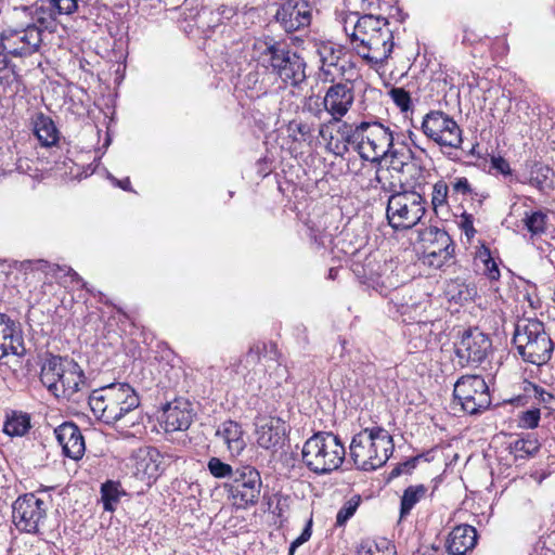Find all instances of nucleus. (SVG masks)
Returning <instances> with one entry per match:
<instances>
[{"instance_id": "f257e3e1", "label": "nucleus", "mask_w": 555, "mask_h": 555, "mask_svg": "<svg viewBox=\"0 0 555 555\" xmlns=\"http://www.w3.org/2000/svg\"><path fill=\"white\" fill-rule=\"evenodd\" d=\"M345 31L357 54L371 66L383 65L393 49L392 31L385 17L366 13L352 22L345 23Z\"/></svg>"}, {"instance_id": "f03ea898", "label": "nucleus", "mask_w": 555, "mask_h": 555, "mask_svg": "<svg viewBox=\"0 0 555 555\" xmlns=\"http://www.w3.org/2000/svg\"><path fill=\"white\" fill-rule=\"evenodd\" d=\"M42 42V30L28 25L22 30H7L0 36V88L4 94L20 91L22 76L10 56L27 57L36 53Z\"/></svg>"}, {"instance_id": "7ed1b4c3", "label": "nucleus", "mask_w": 555, "mask_h": 555, "mask_svg": "<svg viewBox=\"0 0 555 555\" xmlns=\"http://www.w3.org/2000/svg\"><path fill=\"white\" fill-rule=\"evenodd\" d=\"M40 382L55 398L74 401L89 387L83 370L74 359L52 353L41 364Z\"/></svg>"}, {"instance_id": "20e7f679", "label": "nucleus", "mask_w": 555, "mask_h": 555, "mask_svg": "<svg viewBox=\"0 0 555 555\" xmlns=\"http://www.w3.org/2000/svg\"><path fill=\"white\" fill-rule=\"evenodd\" d=\"M93 414L106 425H115L140 406V398L127 383H113L93 390L89 397Z\"/></svg>"}, {"instance_id": "39448f33", "label": "nucleus", "mask_w": 555, "mask_h": 555, "mask_svg": "<svg viewBox=\"0 0 555 555\" xmlns=\"http://www.w3.org/2000/svg\"><path fill=\"white\" fill-rule=\"evenodd\" d=\"M393 449L389 433L383 427H372L352 437L349 454L358 469L371 472L386 464Z\"/></svg>"}, {"instance_id": "423d86ee", "label": "nucleus", "mask_w": 555, "mask_h": 555, "mask_svg": "<svg viewBox=\"0 0 555 555\" xmlns=\"http://www.w3.org/2000/svg\"><path fill=\"white\" fill-rule=\"evenodd\" d=\"M512 343L519 357L528 363L542 367L548 363L554 343L538 319H520L515 324Z\"/></svg>"}, {"instance_id": "0eeeda50", "label": "nucleus", "mask_w": 555, "mask_h": 555, "mask_svg": "<svg viewBox=\"0 0 555 555\" xmlns=\"http://www.w3.org/2000/svg\"><path fill=\"white\" fill-rule=\"evenodd\" d=\"M345 455V446L339 437L330 431L315 433L306 440L301 450L302 463L317 475L337 470Z\"/></svg>"}, {"instance_id": "6e6552de", "label": "nucleus", "mask_w": 555, "mask_h": 555, "mask_svg": "<svg viewBox=\"0 0 555 555\" xmlns=\"http://www.w3.org/2000/svg\"><path fill=\"white\" fill-rule=\"evenodd\" d=\"M262 43L260 60L284 83L298 86L306 79V62L296 51L272 37H267Z\"/></svg>"}, {"instance_id": "1a4fd4ad", "label": "nucleus", "mask_w": 555, "mask_h": 555, "mask_svg": "<svg viewBox=\"0 0 555 555\" xmlns=\"http://www.w3.org/2000/svg\"><path fill=\"white\" fill-rule=\"evenodd\" d=\"M415 155L408 147L395 149L390 129L378 121H370L361 151L362 159L379 165L384 158L389 157L393 168L397 169V163H399L400 169H403L411 166L409 159H415Z\"/></svg>"}, {"instance_id": "9d476101", "label": "nucleus", "mask_w": 555, "mask_h": 555, "mask_svg": "<svg viewBox=\"0 0 555 555\" xmlns=\"http://www.w3.org/2000/svg\"><path fill=\"white\" fill-rule=\"evenodd\" d=\"M401 192L389 195L386 218L393 230H409L418 224L426 212V201L423 195L400 185Z\"/></svg>"}, {"instance_id": "9b49d317", "label": "nucleus", "mask_w": 555, "mask_h": 555, "mask_svg": "<svg viewBox=\"0 0 555 555\" xmlns=\"http://www.w3.org/2000/svg\"><path fill=\"white\" fill-rule=\"evenodd\" d=\"M411 165L409 168L400 169V164L397 163V169L391 164L390 167H382L380 164L376 168L375 177L370 181V188L379 186L380 191L389 195L398 194L401 192L400 185L415 188L425 181V169L421 164V159L415 155V159H409Z\"/></svg>"}, {"instance_id": "f8f14e48", "label": "nucleus", "mask_w": 555, "mask_h": 555, "mask_svg": "<svg viewBox=\"0 0 555 555\" xmlns=\"http://www.w3.org/2000/svg\"><path fill=\"white\" fill-rule=\"evenodd\" d=\"M453 402L470 415L487 410L491 405V397L483 377L465 375L459 378L453 389Z\"/></svg>"}, {"instance_id": "ddd939ff", "label": "nucleus", "mask_w": 555, "mask_h": 555, "mask_svg": "<svg viewBox=\"0 0 555 555\" xmlns=\"http://www.w3.org/2000/svg\"><path fill=\"white\" fill-rule=\"evenodd\" d=\"M423 133L441 149H461L462 129L450 115L442 111H430L422 121Z\"/></svg>"}, {"instance_id": "4468645a", "label": "nucleus", "mask_w": 555, "mask_h": 555, "mask_svg": "<svg viewBox=\"0 0 555 555\" xmlns=\"http://www.w3.org/2000/svg\"><path fill=\"white\" fill-rule=\"evenodd\" d=\"M262 481L260 473L250 465L235 468L232 480L224 488L238 508L256 505L260 498Z\"/></svg>"}, {"instance_id": "2eb2a0df", "label": "nucleus", "mask_w": 555, "mask_h": 555, "mask_svg": "<svg viewBox=\"0 0 555 555\" xmlns=\"http://www.w3.org/2000/svg\"><path fill=\"white\" fill-rule=\"evenodd\" d=\"M47 503L34 493L18 496L12 505V519L15 527L26 533H39L47 518Z\"/></svg>"}, {"instance_id": "dca6fc26", "label": "nucleus", "mask_w": 555, "mask_h": 555, "mask_svg": "<svg viewBox=\"0 0 555 555\" xmlns=\"http://www.w3.org/2000/svg\"><path fill=\"white\" fill-rule=\"evenodd\" d=\"M491 349V339L477 327L464 331L455 344V354L462 366L479 365L487 359Z\"/></svg>"}, {"instance_id": "f3484780", "label": "nucleus", "mask_w": 555, "mask_h": 555, "mask_svg": "<svg viewBox=\"0 0 555 555\" xmlns=\"http://www.w3.org/2000/svg\"><path fill=\"white\" fill-rule=\"evenodd\" d=\"M274 21L286 34L305 30L312 21V5L308 0H280Z\"/></svg>"}, {"instance_id": "a211bd4d", "label": "nucleus", "mask_w": 555, "mask_h": 555, "mask_svg": "<svg viewBox=\"0 0 555 555\" xmlns=\"http://www.w3.org/2000/svg\"><path fill=\"white\" fill-rule=\"evenodd\" d=\"M354 102V91L346 82L333 83L325 92L323 107L332 118L330 124L340 122Z\"/></svg>"}, {"instance_id": "6ab92c4d", "label": "nucleus", "mask_w": 555, "mask_h": 555, "mask_svg": "<svg viewBox=\"0 0 555 555\" xmlns=\"http://www.w3.org/2000/svg\"><path fill=\"white\" fill-rule=\"evenodd\" d=\"M372 286L380 295L388 297L389 305L401 315H405L412 310H417L422 306L421 300L414 295L415 291L412 285L390 288L386 285V282L382 280V276H378L377 280L373 282Z\"/></svg>"}, {"instance_id": "aec40b11", "label": "nucleus", "mask_w": 555, "mask_h": 555, "mask_svg": "<svg viewBox=\"0 0 555 555\" xmlns=\"http://www.w3.org/2000/svg\"><path fill=\"white\" fill-rule=\"evenodd\" d=\"M257 443L266 450L281 448L286 435L285 422L276 416L259 415L255 420Z\"/></svg>"}, {"instance_id": "412c9836", "label": "nucleus", "mask_w": 555, "mask_h": 555, "mask_svg": "<svg viewBox=\"0 0 555 555\" xmlns=\"http://www.w3.org/2000/svg\"><path fill=\"white\" fill-rule=\"evenodd\" d=\"M429 234L433 236V240L426 246L423 261L430 267L439 269L453 258L455 246L453 240L444 230L430 228Z\"/></svg>"}, {"instance_id": "4be33fe9", "label": "nucleus", "mask_w": 555, "mask_h": 555, "mask_svg": "<svg viewBox=\"0 0 555 555\" xmlns=\"http://www.w3.org/2000/svg\"><path fill=\"white\" fill-rule=\"evenodd\" d=\"M8 354L23 358L26 354V348L18 324L0 312V360Z\"/></svg>"}, {"instance_id": "5701e85b", "label": "nucleus", "mask_w": 555, "mask_h": 555, "mask_svg": "<svg viewBox=\"0 0 555 555\" xmlns=\"http://www.w3.org/2000/svg\"><path fill=\"white\" fill-rule=\"evenodd\" d=\"M63 454L72 460H80L86 451L85 438L79 427L73 422H64L54 429Z\"/></svg>"}, {"instance_id": "b1692460", "label": "nucleus", "mask_w": 555, "mask_h": 555, "mask_svg": "<svg viewBox=\"0 0 555 555\" xmlns=\"http://www.w3.org/2000/svg\"><path fill=\"white\" fill-rule=\"evenodd\" d=\"M192 423L190 403L184 400H175L167 403L163 409L162 424L165 431L186 430Z\"/></svg>"}, {"instance_id": "393cba45", "label": "nucleus", "mask_w": 555, "mask_h": 555, "mask_svg": "<svg viewBox=\"0 0 555 555\" xmlns=\"http://www.w3.org/2000/svg\"><path fill=\"white\" fill-rule=\"evenodd\" d=\"M318 53L322 63L323 81L334 82L337 76L344 75L346 65L341 60L343 51L340 48H336L331 42L322 43L318 48Z\"/></svg>"}, {"instance_id": "a878e982", "label": "nucleus", "mask_w": 555, "mask_h": 555, "mask_svg": "<svg viewBox=\"0 0 555 555\" xmlns=\"http://www.w3.org/2000/svg\"><path fill=\"white\" fill-rule=\"evenodd\" d=\"M476 543V529L469 525H460L449 533L446 546L452 555H465L475 547Z\"/></svg>"}, {"instance_id": "bb28decb", "label": "nucleus", "mask_w": 555, "mask_h": 555, "mask_svg": "<svg viewBox=\"0 0 555 555\" xmlns=\"http://www.w3.org/2000/svg\"><path fill=\"white\" fill-rule=\"evenodd\" d=\"M242 426L234 421H225L221 423L216 431V436L227 444L232 455H240L246 447L243 437Z\"/></svg>"}, {"instance_id": "cd10ccee", "label": "nucleus", "mask_w": 555, "mask_h": 555, "mask_svg": "<svg viewBox=\"0 0 555 555\" xmlns=\"http://www.w3.org/2000/svg\"><path fill=\"white\" fill-rule=\"evenodd\" d=\"M34 134L42 146H53L60 139V132L52 118L42 112H38L31 117Z\"/></svg>"}, {"instance_id": "c85d7f7f", "label": "nucleus", "mask_w": 555, "mask_h": 555, "mask_svg": "<svg viewBox=\"0 0 555 555\" xmlns=\"http://www.w3.org/2000/svg\"><path fill=\"white\" fill-rule=\"evenodd\" d=\"M163 456L155 448L149 449L139 455L135 467L137 472L143 474L149 479H155L163 473Z\"/></svg>"}, {"instance_id": "c756f323", "label": "nucleus", "mask_w": 555, "mask_h": 555, "mask_svg": "<svg viewBox=\"0 0 555 555\" xmlns=\"http://www.w3.org/2000/svg\"><path fill=\"white\" fill-rule=\"evenodd\" d=\"M48 273H51L56 282L67 287L68 284H80V287L89 292L90 294H93V291L88 286V283L82 280V278L72 268L69 267H62L60 264H49L48 266Z\"/></svg>"}, {"instance_id": "7c9ffc66", "label": "nucleus", "mask_w": 555, "mask_h": 555, "mask_svg": "<svg viewBox=\"0 0 555 555\" xmlns=\"http://www.w3.org/2000/svg\"><path fill=\"white\" fill-rule=\"evenodd\" d=\"M528 182L541 192H547L553 189V170L543 164L534 163L531 165Z\"/></svg>"}, {"instance_id": "2f4dec72", "label": "nucleus", "mask_w": 555, "mask_h": 555, "mask_svg": "<svg viewBox=\"0 0 555 555\" xmlns=\"http://www.w3.org/2000/svg\"><path fill=\"white\" fill-rule=\"evenodd\" d=\"M30 416L25 412L13 411L7 416L3 431L10 437H23L30 429Z\"/></svg>"}, {"instance_id": "473e14b6", "label": "nucleus", "mask_w": 555, "mask_h": 555, "mask_svg": "<svg viewBox=\"0 0 555 555\" xmlns=\"http://www.w3.org/2000/svg\"><path fill=\"white\" fill-rule=\"evenodd\" d=\"M427 490L424 485H413L403 491L400 500V520L404 519L415 505L426 496Z\"/></svg>"}, {"instance_id": "72a5a7b5", "label": "nucleus", "mask_w": 555, "mask_h": 555, "mask_svg": "<svg viewBox=\"0 0 555 555\" xmlns=\"http://www.w3.org/2000/svg\"><path fill=\"white\" fill-rule=\"evenodd\" d=\"M125 492L120 489V485L114 481H106L101 487V500L105 511H115L119 503L120 496Z\"/></svg>"}, {"instance_id": "f704fd0d", "label": "nucleus", "mask_w": 555, "mask_h": 555, "mask_svg": "<svg viewBox=\"0 0 555 555\" xmlns=\"http://www.w3.org/2000/svg\"><path fill=\"white\" fill-rule=\"evenodd\" d=\"M358 555H396V550L387 539L366 540L360 544Z\"/></svg>"}, {"instance_id": "c9c22d12", "label": "nucleus", "mask_w": 555, "mask_h": 555, "mask_svg": "<svg viewBox=\"0 0 555 555\" xmlns=\"http://www.w3.org/2000/svg\"><path fill=\"white\" fill-rule=\"evenodd\" d=\"M540 447L541 444L533 434H527L525 437L515 440L511 444L512 451L515 452L516 455L519 454L520 457L535 455Z\"/></svg>"}, {"instance_id": "e433bc0d", "label": "nucleus", "mask_w": 555, "mask_h": 555, "mask_svg": "<svg viewBox=\"0 0 555 555\" xmlns=\"http://www.w3.org/2000/svg\"><path fill=\"white\" fill-rule=\"evenodd\" d=\"M525 391L529 396H533V398L545 409L554 410L555 397L553 393L532 383L528 384Z\"/></svg>"}, {"instance_id": "4c0bfd02", "label": "nucleus", "mask_w": 555, "mask_h": 555, "mask_svg": "<svg viewBox=\"0 0 555 555\" xmlns=\"http://www.w3.org/2000/svg\"><path fill=\"white\" fill-rule=\"evenodd\" d=\"M288 131L295 142H306L312 139V125L306 121L293 120L288 125Z\"/></svg>"}, {"instance_id": "58836bf2", "label": "nucleus", "mask_w": 555, "mask_h": 555, "mask_svg": "<svg viewBox=\"0 0 555 555\" xmlns=\"http://www.w3.org/2000/svg\"><path fill=\"white\" fill-rule=\"evenodd\" d=\"M546 218L547 217L544 212L533 211L531 214H526L524 223L531 234L537 235L545 231Z\"/></svg>"}, {"instance_id": "ea45409f", "label": "nucleus", "mask_w": 555, "mask_h": 555, "mask_svg": "<svg viewBox=\"0 0 555 555\" xmlns=\"http://www.w3.org/2000/svg\"><path fill=\"white\" fill-rule=\"evenodd\" d=\"M477 259L483 262L485 266V274L493 281L499 280L500 278V270L498 268L496 262L491 256L490 249L486 246H482V248L477 254Z\"/></svg>"}, {"instance_id": "a19ab883", "label": "nucleus", "mask_w": 555, "mask_h": 555, "mask_svg": "<svg viewBox=\"0 0 555 555\" xmlns=\"http://www.w3.org/2000/svg\"><path fill=\"white\" fill-rule=\"evenodd\" d=\"M361 502L360 495H353L345 502L336 515V526H344L357 512Z\"/></svg>"}, {"instance_id": "79ce46f5", "label": "nucleus", "mask_w": 555, "mask_h": 555, "mask_svg": "<svg viewBox=\"0 0 555 555\" xmlns=\"http://www.w3.org/2000/svg\"><path fill=\"white\" fill-rule=\"evenodd\" d=\"M207 468H208L209 473L215 478H219V479L230 478L232 480V478L234 477V473H235V469H233L231 465L222 462L218 457L209 459V461L207 463Z\"/></svg>"}, {"instance_id": "37998d69", "label": "nucleus", "mask_w": 555, "mask_h": 555, "mask_svg": "<svg viewBox=\"0 0 555 555\" xmlns=\"http://www.w3.org/2000/svg\"><path fill=\"white\" fill-rule=\"evenodd\" d=\"M351 132H352V124L347 121H340L337 128V134L340 137L341 142H337L335 144L336 154H343L348 152L349 146H351Z\"/></svg>"}, {"instance_id": "c03bdc74", "label": "nucleus", "mask_w": 555, "mask_h": 555, "mask_svg": "<svg viewBox=\"0 0 555 555\" xmlns=\"http://www.w3.org/2000/svg\"><path fill=\"white\" fill-rule=\"evenodd\" d=\"M79 0H50L51 5L57 10L60 14H73L74 12H78L81 16L86 17L87 14V5L82 4L79 7Z\"/></svg>"}, {"instance_id": "a18cd8bd", "label": "nucleus", "mask_w": 555, "mask_h": 555, "mask_svg": "<svg viewBox=\"0 0 555 555\" xmlns=\"http://www.w3.org/2000/svg\"><path fill=\"white\" fill-rule=\"evenodd\" d=\"M541 412L539 408L528 409L518 414V427L522 429H534L539 426Z\"/></svg>"}, {"instance_id": "49530a36", "label": "nucleus", "mask_w": 555, "mask_h": 555, "mask_svg": "<svg viewBox=\"0 0 555 555\" xmlns=\"http://www.w3.org/2000/svg\"><path fill=\"white\" fill-rule=\"evenodd\" d=\"M370 121H361L359 124H352L351 132V147L361 156L362 146L366 138V131Z\"/></svg>"}, {"instance_id": "de8ad7c7", "label": "nucleus", "mask_w": 555, "mask_h": 555, "mask_svg": "<svg viewBox=\"0 0 555 555\" xmlns=\"http://www.w3.org/2000/svg\"><path fill=\"white\" fill-rule=\"evenodd\" d=\"M448 194H449V186L448 184L439 180L436 182L433 186V196H431V204L434 209H437L440 206H444L448 203Z\"/></svg>"}, {"instance_id": "09e8293b", "label": "nucleus", "mask_w": 555, "mask_h": 555, "mask_svg": "<svg viewBox=\"0 0 555 555\" xmlns=\"http://www.w3.org/2000/svg\"><path fill=\"white\" fill-rule=\"evenodd\" d=\"M389 94L395 104L402 111L408 112L411 108L412 102L408 91L403 88H392Z\"/></svg>"}, {"instance_id": "8fccbe9b", "label": "nucleus", "mask_w": 555, "mask_h": 555, "mask_svg": "<svg viewBox=\"0 0 555 555\" xmlns=\"http://www.w3.org/2000/svg\"><path fill=\"white\" fill-rule=\"evenodd\" d=\"M268 345L266 343H256L250 346L249 350L245 356V361L247 365H256L260 362L261 357L267 353Z\"/></svg>"}, {"instance_id": "3c124183", "label": "nucleus", "mask_w": 555, "mask_h": 555, "mask_svg": "<svg viewBox=\"0 0 555 555\" xmlns=\"http://www.w3.org/2000/svg\"><path fill=\"white\" fill-rule=\"evenodd\" d=\"M311 534H312V520L310 519L306 527L304 528L301 534L296 538L289 545V548H288V555H294L296 550L302 545L304 543H306L307 541H309V539L311 538Z\"/></svg>"}, {"instance_id": "603ef678", "label": "nucleus", "mask_w": 555, "mask_h": 555, "mask_svg": "<svg viewBox=\"0 0 555 555\" xmlns=\"http://www.w3.org/2000/svg\"><path fill=\"white\" fill-rule=\"evenodd\" d=\"M452 191L455 194L461 195H470L473 194V189L467 178L465 177H456L451 182Z\"/></svg>"}, {"instance_id": "864d4df0", "label": "nucleus", "mask_w": 555, "mask_h": 555, "mask_svg": "<svg viewBox=\"0 0 555 555\" xmlns=\"http://www.w3.org/2000/svg\"><path fill=\"white\" fill-rule=\"evenodd\" d=\"M491 168L504 176L512 175L509 163L501 156L491 157Z\"/></svg>"}, {"instance_id": "5fc2aeb1", "label": "nucleus", "mask_w": 555, "mask_h": 555, "mask_svg": "<svg viewBox=\"0 0 555 555\" xmlns=\"http://www.w3.org/2000/svg\"><path fill=\"white\" fill-rule=\"evenodd\" d=\"M418 457H412L399 465H397L390 473V477L395 478L401 475V467H409V469H414L416 466Z\"/></svg>"}, {"instance_id": "6e6d98bb", "label": "nucleus", "mask_w": 555, "mask_h": 555, "mask_svg": "<svg viewBox=\"0 0 555 555\" xmlns=\"http://www.w3.org/2000/svg\"><path fill=\"white\" fill-rule=\"evenodd\" d=\"M360 8L369 13H374L380 9L382 0H358Z\"/></svg>"}, {"instance_id": "4d7b16f0", "label": "nucleus", "mask_w": 555, "mask_h": 555, "mask_svg": "<svg viewBox=\"0 0 555 555\" xmlns=\"http://www.w3.org/2000/svg\"><path fill=\"white\" fill-rule=\"evenodd\" d=\"M461 227L468 237L473 236L476 232L473 225L472 216L469 215H463Z\"/></svg>"}, {"instance_id": "13d9d810", "label": "nucleus", "mask_w": 555, "mask_h": 555, "mask_svg": "<svg viewBox=\"0 0 555 555\" xmlns=\"http://www.w3.org/2000/svg\"><path fill=\"white\" fill-rule=\"evenodd\" d=\"M330 121L326 122V124H321L320 125V129H319V134L324 139L326 140L327 139V135L330 137V139L332 140V134L331 132L328 131V126H330Z\"/></svg>"}, {"instance_id": "bf43d9fd", "label": "nucleus", "mask_w": 555, "mask_h": 555, "mask_svg": "<svg viewBox=\"0 0 555 555\" xmlns=\"http://www.w3.org/2000/svg\"><path fill=\"white\" fill-rule=\"evenodd\" d=\"M116 184L121 188L122 190L130 191V180L129 178H126L125 180H116L114 179Z\"/></svg>"}, {"instance_id": "052dcab7", "label": "nucleus", "mask_w": 555, "mask_h": 555, "mask_svg": "<svg viewBox=\"0 0 555 555\" xmlns=\"http://www.w3.org/2000/svg\"><path fill=\"white\" fill-rule=\"evenodd\" d=\"M219 11H220V14L225 15L227 18H230L234 14L233 9L228 8V7H221V8H219Z\"/></svg>"}, {"instance_id": "680f3d73", "label": "nucleus", "mask_w": 555, "mask_h": 555, "mask_svg": "<svg viewBox=\"0 0 555 555\" xmlns=\"http://www.w3.org/2000/svg\"><path fill=\"white\" fill-rule=\"evenodd\" d=\"M450 287H451V285L449 286L448 294L451 296V298H452L453 300L459 301V300L465 299V297H463V294H462V292H461V291L459 292V294H457V295H454V294H452V291L450 289Z\"/></svg>"}, {"instance_id": "e2e57ef3", "label": "nucleus", "mask_w": 555, "mask_h": 555, "mask_svg": "<svg viewBox=\"0 0 555 555\" xmlns=\"http://www.w3.org/2000/svg\"><path fill=\"white\" fill-rule=\"evenodd\" d=\"M338 270L336 268H331L328 271V279L335 280L337 276Z\"/></svg>"}, {"instance_id": "0e129e2a", "label": "nucleus", "mask_w": 555, "mask_h": 555, "mask_svg": "<svg viewBox=\"0 0 555 555\" xmlns=\"http://www.w3.org/2000/svg\"><path fill=\"white\" fill-rule=\"evenodd\" d=\"M412 469H409V467H401V474L403 473H410Z\"/></svg>"}, {"instance_id": "69168bd1", "label": "nucleus", "mask_w": 555, "mask_h": 555, "mask_svg": "<svg viewBox=\"0 0 555 555\" xmlns=\"http://www.w3.org/2000/svg\"><path fill=\"white\" fill-rule=\"evenodd\" d=\"M270 347H271V351H272L274 354H276V347H275V345H270Z\"/></svg>"}, {"instance_id": "338daca9", "label": "nucleus", "mask_w": 555, "mask_h": 555, "mask_svg": "<svg viewBox=\"0 0 555 555\" xmlns=\"http://www.w3.org/2000/svg\"><path fill=\"white\" fill-rule=\"evenodd\" d=\"M420 155H426L425 150L421 149V150H420Z\"/></svg>"}, {"instance_id": "774afa93", "label": "nucleus", "mask_w": 555, "mask_h": 555, "mask_svg": "<svg viewBox=\"0 0 555 555\" xmlns=\"http://www.w3.org/2000/svg\"><path fill=\"white\" fill-rule=\"evenodd\" d=\"M117 311H118L119 313H121V314L126 315V313H125L120 308H118V309H117Z\"/></svg>"}]
</instances>
